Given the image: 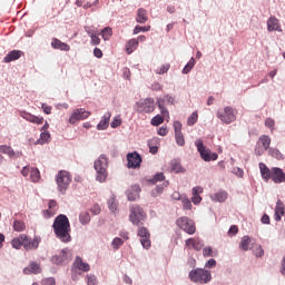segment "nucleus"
<instances>
[{
    "instance_id": "59",
    "label": "nucleus",
    "mask_w": 285,
    "mask_h": 285,
    "mask_svg": "<svg viewBox=\"0 0 285 285\" xmlns=\"http://www.w3.org/2000/svg\"><path fill=\"white\" fill-rule=\"evenodd\" d=\"M108 206L112 213H115V210H117V203H115V198H110L108 200Z\"/></svg>"
},
{
    "instance_id": "11",
    "label": "nucleus",
    "mask_w": 285,
    "mask_h": 285,
    "mask_svg": "<svg viewBox=\"0 0 285 285\" xmlns=\"http://www.w3.org/2000/svg\"><path fill=\"white\" fill-rule=\"evenodd\" d=\"M90 117V111H87L83 108L75 109L69 117V124L75 125L77 121H83V119H88Z\"/></svg>"
},
{
    "instance_id": "42",
    "label": "nucleus",
    "mask_w": 285,
    "mask_h": 285,
    "mask_svg": "<svg viewBox=\"0 0 285 285\" xmlns=\"http://www.w3.org/2000/svg\"><path fill=\"white\" fill-rule=\"evenodd\" d=\"M167 186H168V181H164L163 185H158L155 191H153V197H157V195H161V193H164V188H167Z\"/></svg>"
},
{
    "instance_id": "6",
    "label": "nucleus",
    "mask_w": 285,
    "mask_h": 285,
    "mask_svg": "<svg viewBox=\"0 0 285 285\" xmlns=\"http://www.w3.org/2000/svg\"><path fill=\"white\" fill-rule=\"evenodd\" d=\"M195 146L204 161H217L219 156L215 153H210V149H206L202 139L196 140Z\"/></svg>"
},
{
    "instance_id": "12",
    "label": "nucleus",
    "mask_w": 285,
    "mask_h": 285,
    "mask_svg": "<svg viewBox=\"0 0 285 285\" xmlns=\"http://www.w3.org/2000/svg\"><path fill=\"white\" fill-rule=\"evenodd\" d=\"M138 237H140V243L146 250L150 248L151 243H150V232L146 227H139L137 232Z\"/></svg>"
},
{
    "instance_id": "14",
    "label": "nucleus",
    "mask_w": 285,
    "mask_h": 285,
    "mask_svg": "<svg viewBox=\"0 0 285 285\" xmlns=\"http://www.w3.org/2000/svg\"><path fill=\"white\" fill-rule=\"evenodd\" d=\"M128 168H139L141 166V156L135 151L127 155Z\"/></svg>"
},
{
    "instance_id": "3",
    "label": "nucleus",
    "mask_w": 285,
    "mask_h": 285,
    "mask_svg": "<svg viewBox=\"0 0 285 285\" xmlns=\"http://www.w3.org/2000/svg\"><path fill=\"white\" fill-rule=\"evenodd\" d=\"M129 210V222H131L134 226H144V222H146L148 217L144 208H141L139 205H134Z\"/></svg>"
},
{
    "instance_id": "48",
    "label": "nucleus",
    "mask_w": 285,
    "mask_h": 285,
    "mask_svg": "<svg viewBox=\"0 0 285 285\" xmlns=\"http://www.w3.org/2000/svg\"><path fill=\"white\" fill-rule=\"evenodd\" d=\"M175 138H176V144L178 146H185L186 139L184 138V134H181V132L175 134Z\"/></svg>"
},
{
    "instance_id": "53",
    "label": "nucleus",
    "mask_w": 285,
    "mask_h": 285,
    "mask_svg": "<svg viewBox=\"0 0 285 285\" xmlns=\"http://www.w3.org/2000/svg\"><path fill=\"white\" fill-rule=\"evenodd\" d=\"M166 179V176H164V173H158L154 176V178L150 180L151 184H157V181H164Z\"/></svg>"
},
{
    "instance_id": "46",
    "label": "nucleus",
    "mask_w": 285,
    "mask_h": 285,
    "mask_svg": "<svg viewBox=\"0 0 285 285\" xmlns=\"http://www.w3.org/2000/svg\"><path fill=\"white\" fill-rule=\"evenodd\" d=\"M268 153L271 155V157H274V159H282V151H279V149L276 148H269Z\"/></svg>"
},
{
    "instance_id": "13",
    "label": "nucleus",
    "mask_w": 285,
    "mask_h": 285,
    "mask_svg": "<svg viewBox=\"0 0 285 285\" xmlns=\"http://www.w3.org/2000/svg\"><path fill=\"white\" fill-rule=\"evenodd\" d=\"M138 110L139 112H154L155 111V99L153 98H146L144 100H140L138 104Z\"/></svg>"
},
{
    "instance_id": "41",
    "label": "nucleus",
    "mask_w": 285,
    "mask_h": 285,
    "mask_svg": "<svg viewBox=\"0 0 285 285\" xmlns=\"http://www.w3.org/2000/svg\"><path fill=\"white\" fill-rule=\"evenodd\" d=\"M193 68H195V58H190L188 63L184 67L183 75H188Z\"/></svg>"
},
{
    "instance_id": "19",
    "label": "nucleus",
    "mask_w": 285,
    "mask_h": 285,
    "mask_svg": "<svg viewBox=\"0 0 285 285\" xmlns=\"http://www.w3.org/2000/svg\"><path fill=\"white\" fill-rule=\"evenodd\" d=\"M51 48H53L55 50H62L63 52H70V45L61 42V40L57 38H52Z\"/></svg>"
},
{
    "instance_id": "60",
    "label": "nucleus",
    "mask_w": 285,
    "mask_h": 285,
    "mask_svg": "<svg viewBox=\"0 0 285 285\" xmlns=\"http://www.w3.org/2000/svg\"><path fill=\"white\" fill-rule=\"evenodd\" d=\"M31 170H32V167H30V166L23 167L21 170L22 177H28L30 175Z\"/></svg>"
},
{
    "instance_id": "45",
    "label": "nucleus",
    "mask_w": 285,
    "mask_h": 285,
    "mask_svg": "<svg viewBox=\"0 0 285 285\" xmlns=\"http://www.w3.org/2000/svg\"><path fill=\"white\" fill-rule=\"evenodd\" d=\"M203 255L205 257H217V252H214L213 247H205L203 249Z\"/></svg>"
},
{
    "instance_id": "30",
    "label": "nucleus",
    "mask_w": 285,
    "mask_h": 285,
    "mask_svg": "<svg viewBox=\"0 0 285 285\" xmlns=\"http://www.w3.org/2000/svg\"><path fill=\"white\" fill-rule=\"evenodd\" d=\"M136 21L137 23H146V21H148V11L144 8L138 9Z\"/></svg>"
},
{
    "instance_id": "28",
    "label": "nucleus",
    "mask_w": 285,
    "mask_h": 285,
    "mask_svg": "<svg viewBox=\"0 0 285 285\" xmlns=\"http://www.w3.org/2000/svg\"><path fill=\"white\" fill-rule=\"evenodd\" d=\"M139 47V40L132 38L126 43V52L127 55H132L135 50Z\"/></svg>"
},
{
    "instance_id": "33",
    "label": "nucleus",
    "mask_w": 285,
    "mask_h": 285,
    "mask_svg": "<svg viewBox=\"0 0 285 285\" xmlns=\"http://www.w3.org/2000/svg\"><path fill=\"white\" fill-rule=\"evenodd\" d=\"M258 146H262L263 148L269 150L271 149V137L267 135H263L258 138L257 141Z\"/></svg>"
},
{
    "instance_id": "27",
    "label": "nucleus",
    "mask_w": 285,
    "mask_h": 285,
    "mask_svg": "<svg viewBox=\"0 0 285 285\" xmlns=\"http://www.w3.org/2000/svg\"><path fill=\"white\" fill-rule=\"evenodd\" d=\"M0 153L8 155V157H21V153H14V149L8 145H0Z\"/></svg>"
},
{
    "instance_id": "63",
    "label": "nucleus",
    "mask_w": 285,
    "mask_h": 285,
    "mask_svg": "<svg viewBox=\"0 0 285 285\" xmlns=\"http://www.w3.org/2000/svg\"><path fill=\"white\" fill-rule=\"evenodd\" d=\"M56 281L53 277H49L42 281V285H56Z\"/></svg>"
},
{
    "instance_id": "47",
    "label": "nucleus",
    "mask_w": 285,
    "mask_h": 285,
    "mask_svg": "<svg viewBox=\"0 0 285 285\" xmlns=\"http://www.w3.org/2000/svg\"><path fill=\"white\" fill-rule=\"evenodd\" d=\"M253 253L256 257H262L264 255V248H262V245H255L253 247Z\"/></svg>"
},
{
    "instance_id": "39",
    "label": "nucleus",
    "mask_w": 285,
    "mask_h": 285,
    "mask_svg": "<svg viewBox=\"0 0 285 285\" xmlns=\"http://www.w3.org/2000/svg\"><path fill=\"white\" fill-rule=\"evenodd\" d=\"M12 248L19 250L21 246H23V239H21V235L11 240Z\"/></svg>"
},
{
    "instance_id": "57",
    "label": "nucleus",
    "mask_w": 285,
    "mask_h": 285,
    "mask_svg": "<svg viewBox=\"0 0 285 285\" xmlns=\"http://www.w3.org/2000/svg\"><path fill=\"white\" fill-rule=\"evenodd\" d=\"M157 135H159L160 137H166V135H168V127L166 125L160 127L157 131Z\"/></svg>"
},
{
    "instance_id": "29",
    "label": "nucleus",
    "mask_w": 285,
    "mask_h": 285,
    "mask_svg": "<svg viewBox=\"0 0 285 285\" xmlns=\"http://www.w3.org/2000/svg\"><path fill=\"white\" fill-rule=\"evenodd\" d=\"M202 193H204V189L202 187H194L193 188V197H191V202L193 204L197 205V204H202Z\"/></svg>"
},
{
    "instance_id": "49",
    "label": "nucleus",
    "mask_w": 285,
    "mask_h": 285,
    "mask_svg": "<svg viewBox=\"0 0 285 285\" xmlns=\"http://www.w3.org/2000/svg\"><path fill=\"white\" fill-rule=\"evenodd\" d=\"M173 173H181V164L177 160H171Z\"/></svg>"
},
{
    "instance_id": "54",
    "label": "nucleus",
    "mask_w": 285,
    "mask_h": 285,
    "mask_svg": "<svg viewBox=\"0 0 285 285\" xmlns=\"http://www.w3.org/2000/svg\"><path fill=\"white\" fill-rule=\"evenodd\" d=\"M101 37L102 39H106L107 37H112V28L106 27L101 30Z\"/></svg>"
},
{
    "instance_id": "64",
    "label": "nucleus",
    "mask_w": 285,
    "mask_h": 285,
    "mask_svg": "<svg viewBox=\"0 0 285 285\" xmlns=\"http://www.w3.org/2000/svg\"><path fill=\"white\" fill-rule=\"evenodd\" d=\"M174 129H175V135L181 132V122L175 121Z\"/></svg>"
},
{
    "instance_id": "52",
    "label": "nucleus",
    "mask_w": 285,
    "mask_h": 285,
    "mask_svg": "<svg viewBox=\"0 0 285 285\" xmlns=\"http://www.w3.org/2000/svg\"><path fill=\"white\" fill-rule=\"evenodd\" d=\"M55 215H57V209H50L49 207V209L43 210V217L46 219H50V217H55Z\"/></svg>"
},
{
    "instance_id": "23",
    "label": "nucleus",
    "mask_w": 285,
    "mask_h": 285,
    "mask_svg": "<svg viewBox=\"0 0 285 285\" xmlns=\"http://www.w3.org/2000/svg\"><path fill=\"white\" fill-rule=\"evenodd\" d=\"M73 268H77L82 273H88V271H90V265L88 263H85L83 259H81V257L77 256L73 263Z\"/></svg>"
},
{
    "instance_id": "58",
    "label": "nucleus",
    "mask_w": 285,
    "mask_h": 285,
    "mask_svg": "<svg viewBox=\"0 0 285 285\" xmlns=\"http://www.w3.org/2000/svg\"><path fill=\"white\" fill-rule=\"evenodd\" d=\"M87 285H97V276L87 275Z\"/></svg>"
},
{
    "instance_id": "17",
    "label": "nucleus",
    "mask_w": 285,
    "mask_h": 285,
    "mask_svg": "<svg viewBox=\"0 0 285 285\" xmlns=\"http://www.w3.org/2000/svg\"><path fill=\"white\" fill-rule=\"evenodd\" d=\"M275 184H282L285 181V173L277 167L272 168V178Z\"/></svg>"
},
{
    "instance_id": "37",
    "label": "nucleus",
    "mask_w": 285,
    "mask_h": 285,
    "mask_svg": "<svg viewBox=\"0 0 285 285\" xmlns=\"http://www.w3.org/2000/svg\"><path fill=\"white\" fill-rule=\"evenodd\" d=\"M180 202L183 204V210H191L193 209V203L190 202V198L183 197V198H180Z\"/></svg>"
},
{
    "instance_id": "51",
    "label": "nucleus",
    "mask_w": 285,
    "mask_h": 285,
    "mask_svg": "<svg viewBox=\"0 0 285 285\" xmlns=\"http://www.w3.org/2000/svg\"><path fill=\"white\" fill-rule=\"evenodd\" d=\"M148 31H150V26H147V27L136 26L134 29V35H139V32H148Z\"/></svg>"
},
{
    "instance_id": "20",
    "label": "nucleus",
    "mask_w": 285,
    "mask_h": 285,
    "mask_svg": "<svg viewBox=\"0 0 285 285\" xmlns=\"http://www.w3.org/2000/svg\"><path fill=\"white\" fill-rule=\"evenodd\" d=\"M39 273H41V265L36 262H31L30 265L23 269L24 275H38Z\"/></svg>"
},
{
    "instance_id": "8",
    "label": "nucleus",
    "mask_w": 285,
    "mask_h": 285,
    "mask_svg": "<svg viewBox=\"0 0 285 285\" xmlns=\"http://www.w3.org/2000/svg\"><path fill=\"white\" fill-rule=\"evenodd\" d=\"M176 224L178 227H180L181 230L187 233V235H195L197 232V227L195 226V222H193L190 218L183 216L179 217L176 220Z\"/></svg>"
},
{
    "instance_id": "36",
    "label": "nucleus",
    "mask_w": 285,
    "mask_h": 285,
    "mask_svg": "<svg viewBox=\"0 0 285 285\" xmlns=\"http://www.w3.org/2000/svg\"><path fill=\"white\" fill-rule=\"evenodd\" d=\"M239 248H242V250H248L250 248V237L244 236L240 242Z\"/></svg>"
},
{
    "instance_id": "56",
    "label": "nucleus",
    "mask_w": 285,
    "mask_h": 285,
    "mask_svg": "<svg viewBox=\"0 0 285 285\" xmlns=\"http://www.w3.org/2000/svg\"><path fill=\"white\" fill-rule=\"evenodd\" d=\"M266 148H264L263 146H261L259 144L256 145V148H255V155H257V157H262V155L264 153H266Z\"/></svg>"
},
{
    "instance_id": "44",
    "label": "nucleus",
    "mask_w": 285,
    "mask_h": 285,
    "mask_svg": "<svg viewBox=\"0 0 285 285\" xmlns=\"http://www.w3.org/2000/svg\"><path fill=\"white\" fill-rule=\"evenodd\" d=\"M62 255L61 256H55L52 258V261L56 263V264H61V262H66L67 257H68V253L66 252V249H62Z\"/></svg>"
},
{
    "instance_id": "7",
    "label": "nucleus",
    "mask_w": 285,
    "mask_h": 285,
    "mask_svg": "<svg viewBox=\"0 0 285 285\" xmlns=\"http://www.w3.org/2000/svg\"><path fill=\"white\" fill-rule=\"evenodd\" d=\"M217 117L223 124H233L237 119V111L233 107H225L217 111Z\"/></svg>"
},
{
    "instance_id": "32",
    "label": "nucleus",
    "mask_w": 285,
    "mask_h": 285,
    "mask_svg": "<svg viewBox=\"0 0 285 285\" xmlns=\"http://www.w3.org/2000/svg\"><path fill=\"white\" fill-rule=\"evenodd\" d=\"M213 202H219L223 204V202H226L228 199V191L220 190L212 196Z\"/></svg>"
},
{
    "instance_id": "24",
    "label": "nucleus",
    "mask_w": 285,
    "mask_h": 285,
    "mask_svg": "<svg viewBox=\"0 0 285 285\" xmlns=\"http://www.w3.org/2000/svg\"><path fill=\"white\" fill-rule=\"evenodd\" d=\"M21 55H23V51L12 50L3 58V62L10 63L11 61H17V59H21Z\"/></svg>"
},
{
    "instance_id": "38",
    "label": "nucleus",
    "mask_w": 285,
    "mask_h": 285,
    "mask_svg": "<svg viewBox=\"0 0 285 285\" xmlns=\"http://www.w3.org/2000/svg\"><path fill=\"white\" fill-rule=\"evenodd\" d=\"M13 230H16L17 233H22V230H26V223L21 220H14Z\"/></svg>"
},
{
    "instance_id": "43",
    "label": "nucleus",
    "mask_w": 285,
    "mask_h": 285,
    "mask_svg": "<svg viewBox=\"0 0 285 285\" xmlns=\"http://www.w3.org/2000/svg\"><path fill=\"white\" fill-rule=\"evenodd\" d=\"M170 70V63L161 65L156 69V75H166Z\"/></svg>"
},
{
    "instance_id": "62",
    "label": "nucleus",
    "mask_w": 285,
    "mask_h": 285,
    "mask_svg": "<svg viewBox=\"0 0 285 285\" xmlns=\"http://www.w3.org/2000/svg\"><path fill=\"white\" fill-rule=\"evenodd\" d=\"M42 110H43L45 115H52V107L51 106L42 104Z\"/></svg>"
},
{
    "instance_id": "50",
    "label": "nucleus",
    "mask_w": 285,
    "mask_h": 285,
    "mask_svg": "<svg viewBox=\"0 0 285 285\" xmlns=\"http://www.w3.org/2000/svg\"><path fill=\"white\" fill-rule=\"evenodd\" d=\"M49 139H50V132L43 131L40 134V140H38V144H41V145L47 144Z\"/></svg>"
},
{
    "instance_id": "4",
    "label": "nucleus",
    "mask_w": 285,
    "mask_h": 285,
    "mask_svg": "<svg viewBox=\"0 0 285 285\" xmlns=\"http://www.w3.org/2000/svg\"><path fill=\"white\" fill-rule=\"evenodd\" d=\"M189 279L199 284H208L213 279L210 272L205 268H196L189 272Z\"/></svg>"
},
{
    "instance_id": "55",
    "label": "nucleus",
    "mask_w": 285,
    "mask_h": 285,
    "mask_svg": "<svg viewBox=\"0 0 285 285\" xmlns=\"http://www.w3.org/2000/svg\"><path fill=\"white\" fill-rule=\"evenodd\" d=\"M112 247L117 250L120 246H124V240L119 237L114 238Z\"/></svg>"
},
{
    "instance_id": "1",
    "label": "nucleus",
    "mask_w": 285,
    "mask_h": 285,
    "mask_svg": "<svg viewBox=\"0 0 285 285\" xmlns=\"http://www.w3.org/2000/svg\"><path fill=\"white\" fill-rule=\"evenodd\" d=\"M53 233L60 242H63L65 244H68L70 242V220L68 219V216L60 214L56 217L53 225Z\"/></svg>"
},
{
    "instance_id": "35",
    "label": "nucleus",
    "mask_w": 285,
    "mask_h": 285,
    "mask_svg": "<svg viewBox=\"0 0 285 285\" xmlns=\"http://www.w3.org/2000/svg\"><path fill=\"white\" fill-rule=\"evenodd\" d=\"M30 178H31V181L37 183L41 179V173L37 168L32 167L30 173Z\"/></svg>"
},
{
    "instance_id": "5",
    "label": "nucleus",
    "mask_w": 285,
    "mask_h": 285,
    "mask_svg": "<svg viewBox=\"0 0 285 285\" xmlns=\"http://www.w3.org/2000/svg\"><path fill=\"white\" fill-rule=\"evenodd\" d=\"M56 181H57L58 190L63 195L68 190L72 181V176H70V173L66 170H60L56 176Z\"/></svg>"
},
{
    "instance_id": "61",
    "label": "nucleus",
    "mask_w": 285,
    "mask_h": 285,
    "mask_svg": "<svg viewBox=\"0 0 285 285\" xmlns=\"http://www.w3.org/2000/svg\"><path fill=\"white\" fill-rule=\"evenodd\" d=\"M214 266H217V261H215V258H210V259L205 264V268H214Z\"/></svg>"
},
{
    "instance_id": "21",
    "label": "nucleus",
    "mask_w": 285,
    "mask_h": 285,
    "mask_svg": "<svg viewBox=\"0 0 285 285\" xmlns=\"http://www.w3.org/2000/svg\"><path fill=\"white\" fill-rule=\"evenodd\" d=\"M110 117H112V114L107 111L97 125V130H106L110 126Z\"/></svg>"
},
{
    "instance_id": "26",
    "label": "nucleus",
    "mask_w": 285,
    "mask_h": 285,
    "mask_svg": "<svg viewBox=\"0 0 285 285\" xmlns=\"http://www.w3.org/2000/svg\"><path fill=\"white\" fill-rule=\"evenodd\" d=\"M159 144L160 140L157 137H154L148 140V148L151 155H157V153H159Z\"/></svg>"
},
{
    "instance_id": "22",
    "label": "nucleus",
    "mask_w": 285,
    "mask_h": 285,
    "mask_svg": "<svg viewBox=\"0 0 285 285\" xmlns=\"http://www.w3.org/2000/svg\"><path fill=\"white\" fill-rule=\"evenodd\" d=\"M21 117L22 119H26V121H30V124H37L38 126L43 124V117H37L30 112H23Z\"/></svg>"
},
{
    "instance_id": "9",
    "label": "nucleus",
    "mask_w": 285,
    "mask_h": 285,
    "mask_svg": "<svg viewBox=\"0 0 285 285\" xmlns=\"http://www.w3.org/2000/svg\"><path fill=\"white\" fill-rule=\"evenodd\" d=\"M157 104L161 115H156L151 119L150 121L151 126H161V124L164 122V119H170V112H168V109L164 107V100L159 98L157 100Z\"/></svg>"
},
{
    "instance_id": "31",
    "label": "nucleus",
    "mask_w": 285,
    "mask_h": 285,
    "mask_svg": "<svg viewBox=\"0 0 285 285\" xmlns=\"http://www.w3.org/2000/svg\"><path fill=\"white\" fill-rule=\"evenodd\" d=\"M259 169H261V175H262L263 179H266V181H268V179H271L273 177V169L269 170L266 167V164L261 163L259 164Z\"/></svg>"
},
{
    "instance_id": "16",
    "label": "nucleus",
    "mask_w": 285,
    "mask_h": 285,
    "mask_svg": "<svg viewBox=\"0 0 285 285\" xmlns=\"http://www.w3.org/2000/svg\"><path fill=\"white\" fill-rule=\"evenodd\" d=\"M267 30L268 32H282V27L279 26V20L274 16L269 17L267 20Z\"/></svg>"
},
{
    "instance_id": "40",
    "label": "nucleus",
    "mask_w": 285,
    "mask_h": 285,
    "mask_svg": "<svg viewBox=\"0 0 285 285\" xmlns=\"http://www.w3.org/2000/svg\"><path fill=\"white\" fill-rule=\"evenodd\" d=\"M198 119H199V115L197 114V111H194L187 119V126H195Z\"/></svg>"
},
{
    "instance_id": "2",
    "label": "nucleus",
    "mask_w": 285,
    "mask_h": 285,
    "mask_svg": "<svg viewBox=\"0 0 285 285\" xmlns=\"http://www.w3.org/2000/svg\"><path fill=\"white\" fill-rule=\"evenodd\" d=\"M94 167L97 173V181L104 184V181H106L108 178V157H106V155H100L99 158L95 161Z\"/></svg>"
},
{
    "instance_id": "10",
    "label": "nucleus",
    "mask_w": 285,
    "mask_h": 285,
    "mask_svg": "<svg viewBox=\"0 0 285 285\" xmlns=\"http://www.w3.org/2000/svg\"><path fill=\"white\" fill-rule=\"evenodd\" d=\"M21 239L24 250H37V248H39V244L41 243V238H28V235L26 234H21Z\"/></svg>"
},
{
    "instance_id": "25",
    "label": "nucleus",
    "mask_w": 285,
    "mask_h": 285,
    "mask_svg": "<svg viewBox=\"0 0 285 285\" xmlns=\"http://www.w3.org/2000/svg\"><path fill=\"white\" fill-rule=\"evenodd\" d=\"M284 210H285L284 203H282V200H278L276 203L275 214H274L275 222H282V217H284Z\"/></svg>"
},
{
    "instance_id": "18",
    "label": "nucleus",
    "mask_w": 285,
    "mask_h": 285,
    "mask_svg": "<svg viewBox=\"0 0 285 285\" xmlns=\"http://www.w3.org/2000/svg\"><path fill=\"white\" fill-rule=\"evenodd\" d=\"M187 248H194V250H202L204 248V240L199 238H188L185 240Z\"/></svg>"
},
{
    "instance_id": "34",
    "label": "nucleus",
    "mask_w": 285,
    "mask_h": 285,
    "mask_svg": "<svg viewBox=\"0 0 285 285\" xmlns=\"http://www.w3.org/2000/svg\"><path fill=\"white\" fill-rule=\"evenodd\" d=\"M79 222L80 224H82L83 226H86V224H90V213L88 212H82L79 215Z\"/></svg>"
},
{
    "instance_id": "15",
    "label": "nucleus",
    "mask_w": 285,
    "mask_h": 285,
    "mask_svg": "<svg viewBox=\"0 0 285 285\" xmlns=\"http://www.w3.org/2000/svg\"><path fill=\"white\" fill-rule=\"evenodd\" d=\"M139 193H141V187L139 185H134L127 190V199L129 202H137L139 199Z\"/></svg>"
}]
</instances>
